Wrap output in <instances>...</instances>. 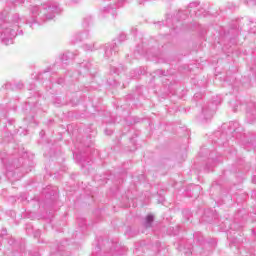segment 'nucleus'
Returning a JSON list of instances; mask_svg holds the SVG:
<instances>
[{
    "instance_id": "f257e3e1",
    "label": "nucleus",
    "mask_w": 256,
    "mask_h": 256,
    "mask_svg": "<svg viewBox=\"0 0 256 256\" xmlns=\"http://www.w3.org/2000/svg\"><path fill=\"white\" fill-rule=\"evenodd\" d=\"M32 14L34 15V17H37V15H39V13H43L46 17V19L51 20L53 19L55 16L51 15H47V13H61V9L59 7H48V8H44L41 10V8H39V6H34L32 7Z\"/></svg>"
},
{
    "instance_id": "f03ea898",
    "label": "nucleus",
    "mask_w": 256,
    "mask_h": 256,
    "mask_svg": "<svg viewBox=\"0 0 256 256\" xmlns=\"http://www.w3.org/2000/svg\"><path fill=\"white\" fill-rule=\"evenodd\" d=\"M17 37V31L12 28H6L1 33L0 39L4 45H12L13 39Z\"/></svg>"
},
{
    "instance_id": "7ed1b4c3",
    "label": "nucleus",
    "mask_w": 256,
    "mask_h": 256,
    "mask_svg": "<svg viewBox=\"0 0 256 256\" xmlns=\"http://www.w3.org/2000/svg\"><path fill=\"white\" fill-rule=\"evenodd\" d=\"M117 51V44L107 45L105 47V57H107V59H111V57H113V55H115Z\"/></svg>"
},
{
    "instance_id": "20e7f679",
    "label": "nucleus",
    "mask_w": 256,
    "mask_h": 256,
    "mask_svg": "<svg viewBox=\"0 0 256 256\" xmlns=\"http://www.w3.org/2000/svg\"><path fill=\"white\" fill-rule=\"evenodd\" d=\"M89 37V33L82 32L75 34V41H84V39H87Z\"/></svg>"
},
{
    "instance_id": "39448f33",
    "label": "nucleus",
    "mask_w": 256,
    "mask_h": 256,
    "mask_svg": "<svg viewBox=\"0 0 256 256\" xmlns=\"http://www.w3.org/2000/svg\"><path fill=\"white\" fill-rule=\"evenodd\" d=\"M71 59H75V56L71 52H66L61 57V61H69Z\"/></svg>"
},
{
    "instance_id": "423d86ee",
    "label": "nucleus",
    "mask_w": 256,
    "mask_h": 256,
    "mask_svg": "<svg viewBox=\"0 0 256 256\" xmlns=\"http://www.w3.org/2000/svg\"><path fill=\"white\" fill-rule=\"evenodd\" d=\"M153 221H154L153 215H148V216L146 217V221H145V223H144V227H146V228L151 227V225L153 224Z\"/></svg>"
},
{
    "instance_id": "0eeeda50",
    "label": "nucleus",
    "mask_w": 256,
    "mask_h": 256,
    "mask_svg": "<svg viewBox=\"0 0 256 256\" xmlns=\"http://www.w3.org/2000/svg\"><path fill=\"white\" fill-rule=\"evenodd\" d=\"M247 121H248V123H250V124L255 123V121H256V113L253 114V113H251V112H247Z\"/></svg>"
},
{
    "instance_id": "6e6552de",
    "label": "nucleus",
    "mask_w": 256,
    "mask_h": 256,
    "mask_svg": "<svg viewBox=\"0 0 256 256\" xmlns=\"http://www.w3.org/2000/svg\"><path fill=\"white\" fill-rule=\"evenodd\" d=\"M93 23V18L91 16H86L83 20V25L89 27Z\"/></svg>"
},
{
    "instance_id": "1a4fd4ad",
    "label": "nucleus",
    "mask_w": 256,
    "mask_h": 256,
    "mask_svg": "<svg viewBox=\"0 0 256 256\" xmlns=\"http://www.w3.org/2000/svg\"><path fill=\"white\" fill-rule=\"evenodd\" d=\"M126 39H127V35H125V34H120L118 37V41L120 43H123V41H125Z\"/></svg>"
},
{
    "instance_id": "9d476101",
    "label": "nucleus",
    "mask_w": 256,
    "mask_h": 256,
    "mask_svg": "<svg viewBox=\"0 0 256 256\" xmlns=\"http://www.w3.org/2000/svg\"><path fill=\"white\" fill-rule=\"evenodd\" d=\"M20 20H21V18L19 17V14H14V16H13V21H14L15 23H19Z\"/></svg>"
},
{
    "instance_id": "9b49d317",
    "label": "nucleus",
    "mask_w": 256,
    "mask_h": 256,
    "mask_svg": "<svg viewBox=\"0 0 256 256\" xmlns=\"http://www.w3.org/2000/svg\"><path fill=\"white\" fill-rule=\"evenodd\" d=\"M84 49H85V51H93V46H91L89 44H85Z\"/></svg>"
},
{
    "instance_id": "f8f14e48",
    "label": "nucleus",
    "mask_w": 256,
    "mask_h": 256,
    "mask_svg": "<svg viewBox=\"0 0 256 256\" xmlns=\"http://www.w3.org/2000/svg\"><path fill=\"white\" fill-rule=\"evenodd\" d=\"M248 5L249 7H253L254 5H256V0H249Z\"/></svg>"
},
{
    "instance_id": "ddd939ff",
    "label": "nucleus",
    "mask_w": 256,
    "mask_h": 256,
    "mask_svg": "<svg viewBox=\"0 0 256 256\" xmlns=\"http://www.w3.org/2000/svg\"><path fill=\"white\" fill-rule=\"evenodd\" d=\"M194 7H197V3L193 2L189 5V9H194Z\"/></svg>"
},
{
    "instance_id": "4468645a",
    "label": "nucleus",
    "mask_w": 256,
    "mask_h": 256,
    "mask_svg": "<svg viewBox=\"0 0 256 256\" xmlns=\"http://www.w3.org/2000/svg\"><path fill=\"white\" fill-rule=\"evenodd\" d=\"M211 117H213V113L209 112L208 117L206 119H211Z\"/></svg>"
},
{
    "instance_id": "2eb2a0df",
    "label": "nucleus",
    "mask_w": 256,
    "mask_h": 256,
    "mask_svg": "<svg viewBox=\"0 0 256 256\" xmlns=\"http://www.w3.org/2000/svg\"><path fill=\"white\" fill-rule=\"evenodd\" d=\"M204 115H207V110H203Z\"/></svg>"
},
{
    "instance_id": "dca6fc26",
    "label": "nucleus",
    "mask_w": 256,
    "mask_h": 256,
    "mask_svg": "<svg viewBox=\"0 0 256 256\" xmlns=\"http://www.w3.org/2000/svg\"><path fill=\"white\" fill-rule=\"evenodd\" d=\"M196 15H197V17H199V15H201V14H199V13H196Z\"/></svg>"
}]
</instances>
